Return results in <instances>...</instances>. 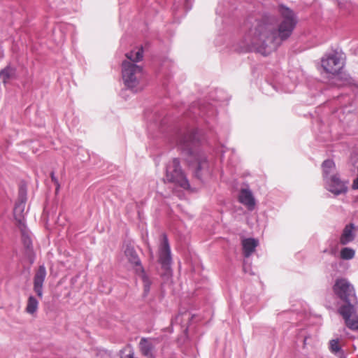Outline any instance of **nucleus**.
<instances>
[{
    "instance_id": "f257e3e1",
    "label": "nucleus",
    "mask_w": 358,
    "mask_h": 358,
    "mask_svg": "<svg viewBox=\"0 0 358 358\" xmlns=\"http://www.w3.org/2000/svg\"><path fill=\"white\" fill-rule=\"evenodd\" d=\"M280 12L283 19L277 30L272 29L266 24L258 23L245 33L242 41L245 50L268 55L290 36L296 23L294 15L284 6L280 8Z\"/></svg>"
},
{
    "instance_id": "4be33fe9",
    "label": "nucleus",
    "mask_w": 358,
    "mask_h": 358,
    "mask_svg": "<svg viewBox=\"0 0 358 358\" xmlns=\"http://www.w3.org/2000/svg\"><path fill=\"white\" fill-rule=\"evenodd\" d=\"M341 80H343V83L341 84H337L338 85H355L358 87V85L355 83V80L350 77L348 75H343L339 77Z\"/></svg>"
},
{
    "instance_id": "ddd939ff",
    "label": "nucleus",
    "mask_w": 358,
    "mask_h": 358,
    "mask_svg": "<svg viewBox=\"0 0 358 358\" xmlns=\"http://www.w3.org/2000/svg\"><path fill=\"white\" fill-rule=\"evenodd\" d=\"M322 168L324 182L327 180L328 178H333L338 175L336 171L335 163L331 159L325 160L322 163Z\"/></svg>"
},
{
    "instance_id": "2eb2a0df",
    "label": "nucleus",
    "mask_w": 358,
    "mask_h": 358,
    "mask_svg": "<svg viewBox=\"0 0 358 358\" xmlns=\"http://www.w3.org/2000/svg\"><path fill=\"white\" fill-rule=\"evenodd\" d=\"M25 207L24 201L22 200L17 203L14 208V216L20 225L24 226V210Z\"/></svg>"
},
{
    "instance_id": "9d476101",
    "label": "nucleus",
    "mask_w": 358,
    "mask_h": 358,
    "mask_svg": "<svg viewBox=\"0 0 358 358\" xmlns=\"http://www.w3.org/2000/svg\"><path fill=\"white\" fill-rule=\"evenodd\" d=\"M46 276V270L44 266H40L34 279V289L38 297L43 296V285Z\"/></svg>"
},
{
    "instance_id": "dca6fc26",
    "label": "nucleus",
    "mask_w": 358,
    "mask_h": 358,
    "mask_svg": "<svg viewBox=\"0 0 358 358\" xmlns=\"http://www.w3.org/2000/svg\"><path fill=\"white\" fill-rule=\"evenodd\" d=\"M353 227L352 224L348 225L343 229V234L340 238V242L343 245H346L354 239Z\"/></svg>"
},
{
    "instance_id": "6e6552de",
    "label": "nucleus",
    "mask_w": 358,
    "mask_h": 358,
    "mask_svg": "<svg viewBox=\"0 0 358 358\" xmlns=\"http://www.w3.org/2000/svg\"><path fill=\"white\" fill-rule=\"evenodd\" d=\"M159 262L167 273H169L171 262V250L166 236L163 234L159 249Z\"/></svg>"
},
{
    "instance_id": "1a4fd4ad",
    "label": "nucleus",
    "mask_w": 358,
    "mask_h": 358,
    "mask_svg": "<svg viewBox=\"0 0 358 358\" xmlns=\"http://www.w3.org/2000/svg\"><path fill=\"white\" fill-rule=\"evenodd\" d=\"M325 188L334 195L345 194L348 190L347 182L342 180L338 175L328 178L324 182Z\"/></svg>"
},
{
    "instance_id": "6ab92c4d",
    "label": "nucleus",
    "mask_w": 358,
    "mask_h": 358,
    "mask_svg": "<svg viewBox=\"0 0 358 358\" xmlns=\"http://www.w3.org/2000/svg\"><path fill=\"white\" fill-rule=\"evenodd\" d=\"M208 162H207L206 157H201L198 159L197 162V169L196 171V176L200 178L201 174L200 172L208 171Z\"/></svg>"
},
{
    "instance_id": "0eeeda50",
    "label": "nucleus",
    "mask_w": 358,
    "mask_h": 358,
    "mask_svg": "<svg viewBox=\"0 0 358 358\" xmlns=\"http://www.w3.org/2000/svg\"><path fill=\"white\" fill-rule=\"evenodd\" d=\"M159 340L155 338H142L138 344L141 355L147 358H156L157 345Z\"/></svg>"
},
{
    "instance_id": "f3484780",
    "label": "nucleus",
    "mask_w": 358,
    "mask_h": 358,
    "mask_svg": "<svg viewBox=\"0 0 358 358\" xmlns=\"http://www.w3.org/2000/svg\"><path fill=\"white\" fill-rule=\"evenodd\" d=\"M15 75V70L10 66L5 68L0 72V83L6 84Z\"/></svg>"
},
{
    "instance_id": "5701e85b",
    "label": "nucleus",
    "mask_w": 358,
    "mask_h": 358,
    "mask_svg": "<svg viewBox=\"0 0 358 358\" xmlns=\"http://www.w3.org/2000/svg\"><path fill=\"white\" fill-rule=\"evenodd\" d=\"M22 241L24 244V245L29 248L30 245H31V240L28 234H27L25 232L22 231Z\"/></svg>"
},
{
    "instance_id": "9b49d317",
    "label": "nucleus",
    "mask_w": 358,
    "mask_h": 358,
    "mask_svg": "<svg viewBox=\"0 0 358 358\" xmlns=\"http://www.w3.org/2000/svg\"><path fill=\"white\" fill-rule=\"evenodd\" d=\"M239 201L245 206L248 210H252L255 205L252 193L248 189H242L238 196Z\"/></svg>"
},
{
    "instance_id": "7ed1b4c3",
    "label": "nucleus",
    "mask_w": 358,
    "mask_h": 358,
    "mask_svg": "<svg viewBox=\"0 0 358 358\" xmlns=\"http://www.w3.org/2000/svg\"><path fill=\"white\" fill-rule=\"evenodd\" d=\"M143 50L139 48L126 54L127 60L122 62V80L126 87L134 92H138L145 85L143 67L136 64L143 59Z\"/></svg>"
},
{
    "instance_id": "aec40b11",
    "label": "nucleus",
    "mask_w": 358,
    "mask_h": 358,
    "mask_svg": "<svg viewBox=\"0 0 358 358\" xmlns=\"http://www.w3.org/2000/svg\"><path fill=\"white\" fill-rule=\"evenodd\" d=\"M340 255L343 259L349 260L354 258L355 251L350 248H344L341 250Z\"/></svg>"
},
{
    "instance_id": "423d86ee",
    "label": "nucleus",
    "mask_w": 358,
    "mask_h": 358,
    "mask_svg": "<svg viewBox=\"0 0 358 358\" xmlns=\"http://www.w3.org/2000/svg\"><path fill=\"white\" fill-rule=\"evenodd\" d=\"M125 256L127 257L128 261L135 266L136 271L137 273H138L139 276L141 278L142 280L144 282L145 289L148 290L149 288V285L150 284V282L148 278V276L145 275L143 268H142L139 258L135 251V250L130 246H127L124 250Z\"/></svg>"
},
{
    "instance_id": "f03ea898",
    "label": "nucleus",
    "mask_w": 358,
    "mask_h": 358,
    "mask_svg": "<svg viewBox=\"0 0 358 358\" xmlns=\"http://www.w3.org/2000/svg\"><path fill=\"white\" fill-rule=\"evenodd\" d=\"M334 292L345 302L339 308L338 313L345 320L346 326L352 330H358L357 300L353 286L345 278L338 279L334 285Z\"/></svg>"
},
{
    "instance_id": "20e7f679",
    "label": "nucleus",
    "mask_w": 358,
    "mask_h": 358,
    "mask_svg": "<svg viewBox=\"0 0 358 358\" xmlns=\"http://www.w3.org/2000/svg\"><path fill=\"white\" fill-rule=\"evenodd\" d=\"M345 58L342 52L331 51L322 57V68L326 73L336 76L344 66Z\"/></svg>"
},
{
    "instance_id": "b1692460",
    "label": "nucleus",
    "mask_w": 358,
    "mask_h": 358,
    "mask_svg": "<svg viewBox=\"0 0 358 358\" xmlns=\"http://www.w3.org/2000/svg\"><path fill=\"white\" fill-rule=\"evenodd\" d=\"M353 189H358V177L354 180L352 184Z\"/></svg>"
},
{
    "instance_id": "a211bd4d",
    "label": "nucleus",
    "mask_w": 358,
    "mask_h": 358,
    "mask_svg": "<svg viewBox=\"0 0 358 358\" xmlns=\"http://www.w3.org/2000/svg\"><path fill=\"white\" fill-rule=\"evenodd\" d=\"M38 302L33 296H30L28 299L26 311L29 314H34L38 310Z\"/></svg>"
},
{
    "instance_id": "4468645a",
    "label": "nucleus",
    "mask_w": 358,
    "mask_h": 358,
    "mask_svg": "<svg viewBox=\"0 0 358 358\" xmlns=\"http://www.w3.org/2000/svg\"><path fill=\"white\" fill-rule=\"evenodd\" d=\"M259 245V241L257 239L248 238L242 241V246L243 253L245 257H250L255 250V248Z\"/></svg>"
},
{
    "instance_id": "412c9836",
    "label": "nucleus",
    "mask_w": 358,
    "mask_h": 358,
    "mask_svg": "<svg viewBox=\"0 0 358 358\" xmlns=\"http://www.w3.org/2000/svg\"><path fill=\"white\" fill-rule=\"evenodd\" d=\"M330 351L334 354H338L341 352V346L338 339H333L329 341Z\"/></svg>"
},
{
    "instance_id": "39448f33",
    "label": "nucleus",
    "mask_w": 358,
    "mask_h": 358,
    "mask_svg": "<svg viewBox=\"0 0 358 358\" xmlns=\"http://www.w3.org/2000/svg\"><path fill=\"white\" fill-rule=\"evenodd\" d=\"M165 181L174 183L183 189H188L189 184L182 171L178 159H173L166 166Z\"/></svg>"
},
{
    "instance_id": "f8f14e48",
    "label": "nucleus",
    "mask_w": 358,
    "mask_h": 358,
    "mask_svg": "<svg viewBox=\"0 0 358 358\" xmlns=\"http://www.w3.org/2000/svg\"><path fill=\"white\" fill-rule=\"evenodd\" d=\"M196 140V134L194 132L188 133L180 137L178 146L187 152H191V146Z\"/></svg>"
}]
</instances>
